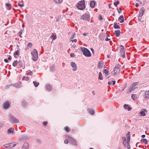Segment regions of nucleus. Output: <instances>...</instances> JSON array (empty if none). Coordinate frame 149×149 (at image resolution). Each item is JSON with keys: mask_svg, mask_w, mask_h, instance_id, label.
<instances>
[{"mask_svg": "<svg viewBox=\"0 0 149 149\" xmlns=\"http://www.w3.org/2000/svg\"><path fill=\"white\" fill-rule=\"evenodd\" d=\"M85 1L84 0H82L79 2L77 3V7L79 10H83L85 8Z\"/></svg>", "mask_w": 149, "mask_h": 149, "instance_id": "1", "label": "nucleus"}, {"mask_svg": "<svg viewBox=\"0 0 149 149\" xmlns=\"http://www.w3.org/2000/svg\"><path fill=\"white\" fill-rule=\"evenodd\" d=\"M81 51L83 55L86 57L91 56V54L88 49L85 47H81Z\"/></svg>", "mask_w": 149, "mask_h": 149, "instance_id": "2", "label": "nucleus"}, {"mask_svg": "<svg viewBox=\"0 0 149 149\" xmlns=\"http://www.w3.org/2000/svg\"><path fill=\"white\" fill-rule=\"evenodd\" d=\"M31 54L33 56V60L34 61H36L38 58V54L37 50L34 49L33 51L31 52Z\"/></svg>", "mask_w": 149, "mask_h": 149, "instance_id": "3", "label": "nucleus"}, {"mask_svg": "<svg viewBox=\"0 0 149 149\" xmlns=\"http://www.w3.org/2000/svg\"><path fill=\"white\" fill-rule=\"evenodd\" d=\"M9 118L10 119V120L13 123H18L19 122V120L17 119L13 116L11 114L9 115Z\"/></svg>", "mask_w": 149, "mask_h": 149, "instance_id": "4", "label": "nucleus"}, {"mask_svg": "<svg viewBox=\"0 0 149 149\" xmlns=\"http://www.w3.org/2000/svg\"><path fill=\"white\" fill-rule=\"evenodd\" d=\"M81 19L89 21L90 20V16L88 14H85L82 15L81 17Z\"/></svg>", "mask_w": 149, "mask_h": 149, "instance_id": "5", "label": "nucleus"}, {"mask_svg": "<svg viewBox=\"0 0 149 149\" xmlns=\"http://www.w3.org/2000/svg\"><path fill=\"white\" fill-rule=\"evenodd\" d=\"M66 136L68 137L70 143L74 146L77 145V142L74 139L72 138L70 136L67 135H66Z\"/></svg>", "mask_w": 149, "mask_h": 149, "instance_id": "6", "label": "nucleus"}, {"mask_svg": "<svg viewBox=\"0 0 149 149\" xmlns=\"http://www.w3.org/2000/svg\"><path fill=\"white\" fill-rule=\"evenodd\" d=\"M120 46L121 47L120 50L121 56L123 58H124L125 57V48L122 45H120Z\"/></svg>", "mask_w": 149, "mask_h": 149, "instance_id": "7", "label": "nucleus"}, {"mask_svg": "<svg viewBox=\"0 0 149 149\" xmlns=\"http://www.w3.org/2000/svg\"><path fill=\"white\" fill-rule=\"evenodd\" d=\"M120 65L118 64L116 65L114 69L113 70V72H114V75H115V73H116L117 72L119 71L120 70Z\"/></svg>", "mask_w": 149, "mask_h": 149, "instance_id": "8", "label": "nucleus"}, {"mask_svg": "<svg viewBox=\"0 0 149 149\" xmlns=\"http://www.w3.org/2000/svg\"><path fill=\"white\" fill-rule=\"evenodd\" d=\"M71 66L73 68L72 70L74 71H76L77 70V66L76 64L74 62H72L70 63Z\"/></svg>", "mask_w": 149, "mask_h": 149, "instance_id": "9", "label": "nucleus"}, {"mask_svg": "<svg viewBox=\"0 0 149 149\" xmlns=\"http://www.w3.org/2000/svg\"><path fill=\"white\" fill-rule=\"evenodd\" d=\"M10 105V102L8 101H6L4 103L3 107L5 109H7L8 108Z\"/></svg>", "mask_w": 149, "mask_h": 149, "instance_id": "10", "label": "nucleus"}, {"mask_svg": "<svg viewBox=\"0 0 149 149\" xmlns=\"http://www.w3.org/2000/svg\"><path fill=\"white\" fill-rule=\"evenodd\" d=\"M122 141H123V144L124 146L126 147L127 146V143L126 138L125 137H123L122 138Z\"/></svg>", "mask_w": 149, "mask_h": 149, "instance_id": "11", "label": "nucleus"}, {"mask_svg": "<svg viewBox=\"0 0 149 149\" xmlns=\"http://www.w3.org/2000/svg\"><path fill=\"white\" fill-rule=\"evenodd\" d=\"M29 144L26 142H25L24 143L23 146H22V149H29L28 146Z\"/></svg>", "mask_w": 149, "mask_h": 149, "instance_id": "12", "label": "nucleus"}, {"mask_svg": "<svg viewBox=\"0 0 149 149\" xmlns=\"http://www.w3.org/2000/svg\"><path fill=\"white\" fill-rule=\"evenodd\" d=\"M103 62L102 61H100L98 62V68L101 69L102 68L103 66Z\"/></svg>", "mask_w": 149, "mask_h": 149, "instance_id": "13", "label": "nucleus"}, {"mask_svg": "<svg viewBox=\"0 0 149 149\" xmlns=\"http://www.w3.org/2000/svg\"><path fill=\"white\" fill-rule=\"evenodd\" d=\"M29 137L27 136L23 135L20 138L19 140H21L25 141L28 139Z\"/></svg>", "mask_w": 149, "mask_h": 149, "instance_id": "14", "label": "nucleus"}, {"mask_svg": "<svg viewBox=\"0 0 149 149\" xmlns=\"http://www.w3.org/2000/svg\"><path fill=\"white\" fill-rule=\"evenodd\" d=\"M14 129L12 128H10L8 130V133L9 134H13L14 133Z\"/></svg>", "mask_w": 149, "mask_h": 149, "instance_id": "15", "label": "nucleus"}, {"mask_svg": "<svg viewBox=\"0 0 149 149\" xmlns=\"http://www.w3.org/2000/svg\"><path fill=\"white\" fill-rule=\"evenodd\" d=\"M118 20L121 23L123 22L124 21L123 16V15L120 16L118 19Z\"/></svg>", "mask_w": 149, "mask_h": 149, "instance_id": "16", "label": "nucleus"}, {"mask_svg": "<svg viewBox=\"0 0 149 149\" xmlns=\"http://www.w3.org/2000/svg\"><path fill=\"white\" fill-rule=\"evenodd\" d=\"M96 4V3L95 1H92L90 2V6L91 8H93L94 7L95 4Z\"/></svg>", "mask_w": 149, "mask_h": 149, "instance_id": "17", "label": "nucleus"}, {"mask_svg": "<svg viewBox=\"0 0 149 149\" xmlns=\"http://www.w3.org/2000/svg\"><path fill=\"white\" fill-rule=\"evenodd\" d=\"M46 88L47 90L49 91H51L52 89V88L49 84H46Z\"/></svg>", "mask_w": 149, "mask_h": 149, "instance_id": "18", "label": "nucleus"}, {"mask_svg": "<svg viewBox=\"0 0 149 149\" xmlns=\"http://www.w3.org/2000/svg\"><path fill=\"white\" fill-rule=\"evenodd\" d=\"M145 10L144 8L143 7L139 11L140 16H142L143 15V13Z\"/></svg>", "mask_w": 149, "mask_h": 149, "instance_id": "19", "label": "nucleus"}, {"mask_svg": "<svg viewBox=\"0 0 149 149\" xmlns=\"http://www.w3.org/2000/svg\"><path fill=\"white\" fill-rule=\"evenodd\" d=\"M124 108L125 109H127L128 111H130L132 109V108L128 106V105L125 104L124 105Z\"/></svg>", "mask_w": 149, "mask_h": 149, "instance_id": "20", "label": "nucleus"}, {"mask_svg": "<svg viewBox=\"0 0 149 149\" xmlns=\"http://www.w3.org/2000/svg\"><path fill=\"white\" fill-rule=\"evenodd\" d=\"M147 111L146 109H144L143 110L141 111L140 114L142 116H145L147 114Z\"/></svg>", "mask_w": 149, "mask_h": 149, "instance_id": "21", "label": "nucleus"}, {"mask_svg": "<svg viewBox=\"0 0 149 149\" xmlns=\"http://www.w3.org/2000/svg\"><path fill=\"white\" fill-rule=\"evenodd\" d=\"M120 33L121 32L120 30H116L114 31V33L116 34V36L117 37L119 36Z\"/></svg>", "mask_w": 149, "mask_h": 149, "instance_id": "22", "label": "nucleus"}, {"mask_svg": "<svg viewBox=\"0 0 149 149\" xmlns=\"http://www.w3.org/2000/svg\"><path fill=\"white\" fill-rule=\"evenodd\" d=\"M89 113L91 115H93L95 113V111L92 109H88Z\"/></svg>", "mask_w": 149, "mask_h": 149, "instance_id": "23", "label": "nucleus"}, {"mask_svg": "<svg viewBox=\"0 0 149 149\" xmlns=\"http://www.w3.org/2000/svg\"><path fill=\"white\" fill-rule=\"evenodd\" d=\"M7 145L8 146H6V148H7L8 147L12 148L15 146L16 145V144H13L12 143H10L9 144H7Z\"/></svg>", "mask_w": 149, "mask_h": 149, "instance_id": "24", "label": "nucleus"}, {"mask_svg": "<svg viewBox=\"0 0 149 149\" xmlns=\"http://www.w3.org/2000/svg\"><path fill=\"white\" fill-rule=\"evenodd\" d=\"M113 27L115 29H120V26L118 25L117 24V23L116 22H114V23Z\"/></svg>", "mask_w": 149, "mask_h": 149, "instance_id": "25", "label": "nucleus"}, {"mask_svg": "<svg viewBox=\"0 0 149 149\" xmlns=\"http://www.w3.org/2000/svg\"><path fill=\"white\" fill-rule=\"evenodd\" d=\"M6 7H8L7 9L8 10H10L11 9V4L9 3H7L6 4Z\"/></svg>", "mask_w": 149, "mask_h": 149, "instance_id": "26", "label": "nucleus"}, {"mask_svg": "<svg viewBox=\"0 0 149 149\" xmlns=\"http://www.w3.org/2000/svg\"><path fill=\"white\" fill-rule=\"evenodd\" d=\"M64 130H65V131H66V132H70L71 130H70V128H69L68 127V126H65L64 128Z\"/></svg>", "mask_w": 149, "mask_h": 149, "instance_id": "27", "label": "nucleus"}, {"mask_svg": "<svg viewBox=\"0 0 149 149\" xmlns=\"http://www.w3.org/2000/svg\"><path fill=\"white\" fill-rule=\"evenodd\" d=\"M141 141L142 143H144L146 144H148V141L146 139H142L141 140Z\"/></svg>", "mask_w": 149, "mask_h": 149, "instance_id": "28", "label": "nucleus"}, {"mask_svg": "<svg viewBox=\"0 0 149 149\" xmlns=\"http://www.w3.org/2000/svg\"><path fill=\"white\" fill-rule=\"evenodd\" d=\"M116 83V81H109L108 82V84L111 85H114Z\"/></svg>", "mask_w": 149, "mask_h": 149, "instance_id": "29", "label": "nucleus"}, {"mask_svg": "<svg viewBox=\"0 0 149 149\" xmlns=\"http://www.w3.org/2000/svg\"><path fill=\"white\" fill-rule=\"evenodd\" d=\"M55 65H51L50 67V70L51 71H53L55 69Z\"/></svg>", "mask_w": 149, "mask_h": 149, "instance_id": "30", "label": "nucleus"}, {"mask_svg": "<svg viewBox=\"0 0 149 149\" xmlns=\"http://www.w3.org/2000/svg\"><path fill=\"white\" fill-rule=\"evenodd\" d=\"M130 132H129L127 136L128 139H127V144H130V135H129Z\"/></svg>", "mask_w": 149, "mask_h": 149, "instance_id": "31", "label": "nucleus"}, {"mask_svg": "<svg viewBox=\"0 0 149 149\" xmlns=\"http://www.w3.org/2000/svg\"><path fill=\"white\" fill-rule=\"evenodd\" d=\"M98 75L99 79L102 80L103 79V77L102 73L101 72H99Z\"/></svg>", "mask_w": 149, "mask_h": 149, "instance_id": "32", "label": "nucleus"}, {"mask_svg": "<svg viewBox=\"0 0 149 149\" xmlns=\"http://www.w3.org/2000/svg\"><path fill=\"white\" fill-rule=\"evenodd\" d=\"M132 98L134 100H136L137 98L136 95V94H132L131 95Z\"/></svg>", "mask_w": 149, "mask_h": 149, "instance_id": "33", "label": "nucleus"}, {"mask_svg": "<svg viewBox=\"0 0 149 149\" xmlns=\"http://www.w3.org/2000/svg\"><path fill=\"white\" fill-rule=\"evenodd\" d=\"M108 72L109 71L107 69H105L103 70V72L105 74V76H106L109 74Z\"/></svg>", "mask_w": 149, "mask_h": 149, "instance_id": "34", "label": "nucleus"}, {"mask_svg": "<svg viewBox=\"0 0 149 149\" xmlns=\"http://www.w3.org/2000/svg\"><path fill=\"white\" fill-rule=\"evenodd\" d=\"M33 83L35 87H37L39 84V83L36 81H33Z\"/></svg>", "mask_w": 149, "mask_h": 149, "instance_id": "35", "label": "nucleus"}, {"mask_svg": "<svg viewBox=\"0 0 149 149\" xmlns=\"http://www.w3.org/2000/svg\"><path fill=\"white\" fill-rule=\"evenodd\" d=\"M54 1L57 3H61L63 1V0H54Z\"/></svg>", "mask_w": 149, "mask_h": 149, "instance_id": "36", "label": "nucleus"}, {"mask_svg": "<svg viewBox=\"0 0 149 149\" xmlns=\"http://www.w3.org/2000/svg\"><path fill=\"white\" fill-rule=\"evenodd\" d=\"M17 64V61L15 60L14 61L13 63V65L14 67H15L16 66Z\"/></svg>", "mask_w": 149, "mask_h": 149, "instance_id": "37", "label": "nucleus"}, {"mask_svg": "<svg viewBox=\"0 0 149 149\" xmlns=\"http://www.w3.org/2000/svg\"><path fill=\"white\" fill-rule=\"evenodd\" d=\"M139 84V82H134L132 84L133 87H134V86H136L137 85Z\"/></svg>", "mask_w": 149, "mask_h": 149, "instance_id": "38", "label": "nucleus"}, {"mask_svg": "<svg viewBox=\"0 0 149 149\" xmlns=\"http://www.w3.org/2000/svg\"><path fill=\"white\" fill-rule=\"evenodd\" d=\"M50 38H52L53 40H55L56 38V37L54 36V34L52 33V35L50 36Z\"/></svg>", "mask_w": 149, "mask_h": 149, "instance_id": "39", "label": "nucleus"}, {"mask_svg": "<svg viewBox=\"0 0 149 149\" xmlns=\"http://www.w3.org/2000/svg\"><path fill=\"white\" fill-rule=\"evenodd\" d=\"M29 78L28 77H24L22 79V80H26L27 81L29 80Z\"/></svg>", "mask_w": 149, "mask_h": 149, "instance_id": "40", "label": "nucleus"}, {"mask_svg": "<svg viewBox=\"0 0 149 149\" xmlns=\"http://www.w3.org/2000/svg\"><path fill=\"white\" fill-rule=\"evenodd\" d=\"M19 54V51L18 50H17L16 51L14 52V55L15 56V55H18Z\"/></svg>", "mask_w": 149, "mask_h": 149, "instance_id": "41", "label": "nucleus"}, {"mask_svg": "<svg viewBox=\"0 0 149 149\" xmlns=\"http://www.w3.org/2000/svg\"><path fill=\"white\" fill-rule=\"evenodd\" d=\"M134 88H133V87L132 86V87H131L128 89V92L129 93H130L132 91H134Z\"/></svg>", "mask_w": 149, "mask_h": 149, "instance_id": "42", "label": "nucleus"}, {"mask_svg": "<svg viewBox=\"0 0 149 149\" xmlns=\"http://www.w3.org/2000/svg\"><path fill=\"white\" fill-rule=\"evenodd\" d=\"M119 3V1H118L116 2H114L113 3L114 5L116 6L117 7V5Z\"/></svg>", "mask_w": 149, "mask_h": 149, "instance_id": "43", "label": "nucleus"}, {"mask_svg": "<svg viewBox=\"0 0 149 149\" xmlns=\"http://www.w3.org/2000/svg\"><path fill=\"white\" fill-rule=\"evenodd\" d=\"M32 45V44L31 42H29L27 45V47H31Z\"/></svg>", "mask_w": 149, "mask_h": 149, "instance_id": "44", "label": "nucleus"}, {"mask_svg": "<svg viewBox=\"0 0 149 149\" xmlns=\"http://www.w3.org/2000/svg\"><path fill=\"white\" fill-rule=\"evenodd\" d=\"M12 86V84H10L7 85H6L5 86V88L6 89H8L10 87Z\"/></svg>", "mask_w": 149, "mask_h": 149, "instance_id": "45", "label": "nucleus"}, {"mask_svg": "<svg viewBox=\"0 0 149 149\" xmlns=\"http://www.w3.org/2000/svg\"><path fill=\"white\" fill-rule=\"evenodd\" d=\"M145 95H149V91H146L145 93Z\"/></svg>", "mask_w": 149, "mask_h": 149, "instance_id": "46", "label": "nucleus"}, {"mask_svg": "<svg viewBox=\"0 0 149 149\" xmlns=\"http://www.w3.org/2000/svg\"><path fill=\"white\" fill-rule=\"evenodd\" d=\"M22 104L24 107H25L26 104V103L24 102H22Z\"/></svg>", "mask_w": 149, "mask_h": 149, "instance_id": "47", "label": "nucleus"}, {"mask_svg": "<svg viewBox=\"0 0 149 149\" xmlns=\"http://www.w3.org/2000/svg\"><path fill=\"white\" fill-rule=\"evenodd\" d=\"M99 19L100 20H102L103 19L102 15H100L99 17Z\"/></svg>", "mask_w": 149, "mask_h": 149, "instance_id": "48", "label": "nucleus"}, {"mask_svg": "<svg viewBox=\"0 0 149 149\" xmlns=\"http://www.w3.org/2000/svg\"><path fill=\"white\" fill-rule=\"evenodd\" d=\"M122 10L120 8H119V9H118V12L119 13H120L121 12Z\"/></svg>", "mask_w": 149, "mask_h": 149, "instance_id": "49", "label": "nucleus"}, {"mask_svg": "<svg viewBox=\"0 0 149 149\" xmlns=\"http://www.w3.org/2000/svg\"><path fill=\"white\" fill-rule=\"evenodd\" d=\"M75 35V33H74L73 34V35L72 36L70 37V39H72L73 38H74V36Z\"/></svg>", "mask_w": 149, "mask_h": 149, "instance_id": "50", "label": "nucleus"}, {"mask_svg": "<svg viewBox=\"0 0 149 149\" xmlns=\"http://www.w3.org/2000/svg\"><path fill=\"white\" fill-rule=\"evenodd\" d=\"M43 124L45 126H46L47 124V122L44 121L43 122Z\"/></svg>", "mask_w": 149, "mask_h": 149, "instance_id": "51", "label": "nucleus"}, {"mask_svg": "<svg viewBox=\"0 0 149 149\" xmlns=\"http://www.w3.org/2000/svg\"><path fill=\"white\" fill-rule=\"evenodd\" d=\"M70 56L71 57H74L75 54L73 53H71L70 54Z\"/></svg>", "mask_w": 149, "mask_h": 149, "instance_id": "52", "label": "nucleus"}, {"mask_svg": "<svg viewBox=\"0 0 149 149\" xmlns=\"http://www.w3.org/2000/svg\"><path fill=\"white\" fill-rule=\"evenodd\" d=\"M33 74L32 72L31 71L29 72H27L26 73V74L27 75H31V74Z\"/></svg>", "mask_w": 149, "mask_h": 149, "instance_id": "53", "label": "nucleus"}, {"mask_svg": "<svg viewBox=\"0 0 149 149\" xmlns=\"http://www.w3.org/2000/svg\"><path fill=\"white\" fill-rule=\"evenodd\" d=\"M69 140H65L64 141V143L65 144H67L68 143Z\"/></svg>", "mask_w": 149, "mask_h": 149, "instance_id": "54", "label": "nucleus"}, {"mask_svg": "<svg viewBox=\"0 0 149 149\" xmlns=\"http://www.w3.org/2000/svg\"><path fill=\"white\" fill-rule=\"evenodd\" d=\"M18 6L21 7H22L24 6V4H20L19 3H18Z\"/></svg>", "mask_w": 149, "mask_h": 149, "instance_id": "55", "label": "nucleus"}, {"mask_svg": "<svg viewBox=\"0 0 149 149\" xmlns=\"http://www.w3.org/2000/svg\"><path fill=\"white\" fill-rule=\"evenodd\" d=\"M4 61L7 63H8L9 62L8 60L7 59H4Z\"/></svg>", "mask_w": 149, "mask_h": 149, "instance_id": "56", "label": "nucleus"}, {"mask_svg": "<svg viewBox=\"0 0 149 149\" xmlns=\"http://www.w3.org/2000/svg\"><path fill=\"white\" fill-rule=\"evenodd\" d=\"M140 15H139L138 16V20L139 21H140V22H141V17H140Z\"/></svg>", "mask_w": 149, "mask_h": 149, "instance_id": "57", "label": "nucleus"}, {"mask_svg": "<svg viewBox=\"0 0 149 149\" xmlns=\"http://www.w3.org/2000/svg\"><path fill=\"white\" fill-rule=\"evenodd\" d=\"M12 58L11 56H9V57L8 58V60H10Z\"/></svg>", "mask_w": 149, "mask_h": 149, "instance_id": "58", "label": "nucleus"}, {"mask_svg": "<svg viewBox=\"0 0 149 149\" xmlns=\"http://www.w3.org/2000/svg\"><path fill=\"white\" fill-rule=\"evenodd\" d=\"M110 38H108L107 37L105 40V41H109L110 40Z\"/></svg>", "mask_w": 149, "mask_h": 149, "instance_id": "59", "label": "nucleus"}, {"mask_svg": "<svg viewBox=\"0 0 149 149\" xmlns=\"http://www.w3.org/2000/svg\"><path fill=\"white\" fill-rule=\"evenodd\" d=\"M91 50L92 53L93 54L94 52V49L93 48H92L91 49Z\"/></svg>", "mask_w": 149, "mask_h": 149, "instance_id": "60", "label": "nucleus"}, {"mask_svg": "<svg viewBox=\"0 0 149 149\" xmlns=\"http://www.w3.org/2000/svg\"><path fill=\"white\" fill-rule=\"evenodd\" d=\"M18 63H19L20 65L22 63V61L21 60H19L18 62H17Z\"/></svg>", "mask_w": 149, "mask_h": 149, "instance_id": "61", "label": "nucleus"}, {"mask_svg": "<svg viewBox=\"0 0 149 149\" xmlns=\"http://www.w3.org/2000/svg\"><path fill=\"white\" fill-rule=\"evenodd\" d=\"M127 147L128 149H130V144H127Z\"/></svg>", "mask_w": 149, "mask_h": 149, "instance_id": "62", "label": "nucleus"}, {"mask_svg": "<svg viewBox=\"0 0 149 149\" xmlns=\"http://www.w3.org/2000/svg\"><path fill=\"white\" fill-rule=\"evenodd\" d=\"M139 6V4L138 3H136L135 4V6L136 7H138Z\"/></svg>", "mask_w": 149, "mask_h": 149, "instance_id": "63", "label": "nucleus"}, {"mask_svg": "<svg viewBox=\"0 0 149 149\" xmlns=\"http://www.w3.org/2000/svg\"><path fill=\"white\" fill-rule=\"evenodd\" d=\"M145 135H143L141 136V137L142 138H144L145 137Z\"/></svg>", "mask_w": 149, "mask_h": 149, "instance_id": "64", "label": "nucleus"}]
</instances>
